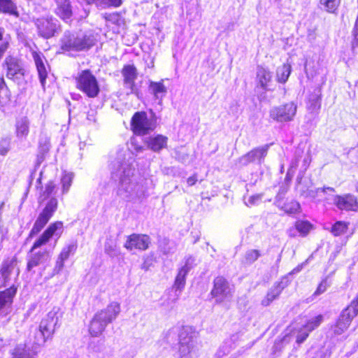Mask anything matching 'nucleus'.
Wrapping results in <instances>:
<instances>
[{
    "label": "nucleus",
    "instance_id": "1",
    "mask_svg": "<svg viewBox=\"0 0 358 358\" xmlns=\"http://www.w3.org/2000/svg\"><path fill=\"white\" fill-rule=\"evenodd\" d=\"M134 172V169L129 164L124 163L112 173L113 178L119 180L117 194L128 201H136L145 197V187L136 181Z\"/></svg>",
    "mask_w": 358,
    "mask_h": 358
},
{
    "label": "nucleus",
    "instance_id": "2",
    "mask_svg": "<svg viewBox=\"0 0 358 358\" xmlns=\"http://www.w3.org/2000/svg\"><path fill=\"white\" fill-rule=\"evenodd\" d=\"M120 311V305L116 301L110 303L105 308L97 311L90 322V334L93 337L100 336L108 324L116 320Z\"/></svg>",
    "mask_w": 358,
    "mask_h": 358
},
{
    "label": "nucleus",
    "instance_id": "3",
    "mask_svg": "<svg viewBox=\"0 0 358 358\" xmlns=\"http://www.w3.org/2000/svg\"><path fill=\"white\" fill-rule=\"evenodd\" d=\"M96 38L92 34L65 31L61 38V49L64 51H82L92 47Z\"/></svg>",
    "mask_w": 358,
    "mask_h": 358
},
{
    "label": "nucleus",
    "instance_id": "4",
    "mask_svg": "<svg viewBox=\"0 0 358 358\" xmlns=\"http://www.w3.org/2000/svg\"><path fill=\"white\" fill-rule=\"evenodd\" d=\"M199 332L191 326H185L179 334V352L182 358H197Z\"/></svg>",
    "mask_w": 358,
    "mask_h": 358
},
{
    "label": "nucleus",
    "instance_id": "5",
    "mask_svg": "<svg viewBox=\"0 0 358 358\" xmlns=\"http://www.w3.org/2000/svg\"><path fill=\"white\" fill-rule=\"evenodd\" d=\"M61 317L60 308L53 307L41 320L35 339L39 340L42 345L48 339H51L56 329L59 327V321Z\"/></svg>",
    "mask_w": 358,
    "mask_h": 358
},
{
    "label": "nucleus",
    "instance_id": "6",
    "mask_svg": "<svg viewBox=\"0 0 358 358\" xmlns=\"http://www.w3.org/2000/svg\"><path fill=\"white\" fill-rule=\"evenodd\" d=\"M358 315V296L340 313L336 323L332 326L335 335H341L350 327L353 319Z\"/></svg>",
    "mask_w": 358,
    "mask_h": 358
},
{
    "label": "nucleus",
    "instance_id": "7",
    "mask_svg": "<svg viewBox=\"0 0 358 358\" xmlns=\"http://www.w3.org/2000/svg\"><path fill=\"white\" fill-rule=\"evenodd\" d=\"M157 125V120L154 115L150 117L144 111L136 112L131 120V129L136 135H145L152 131Z\"/></svg>",
    "mask_w": 358,
    "mask_h": 358
},
{
    "label": "nucleus",
    "instance_id": "8",
    "mask_svg": "<svg viewBox=\"0 0 358 358\" xmlns=\"http://www.w3.org/2000/svg\"><path fill=\"white\" fill-rule=\"evenodd\" d=\"M76 87L90 98L97 96L99 93V86L96 77L90 70H83L78 73L76 78Z\"/></svg>",
    "mask_w": 358,
    "mask_h": 358
},
{
    "label": "nucleus",
    "instance_id": "9",
    "mask_svg": "<svg viewBox=\"0 0 358 358\" xmlns=\"http://www.w3.org/2000/svg\"><path fill=\"white\" fill-rule=\"evenodd\" d=\"M38 35L43 38L48 39L61 31L60 24L57 20L52 17H43L34 20Z\"/></svg>",
    "mask_w": 358,
    "mask_h": 358
},
{
    "label": "nucleus",
    "instance_id": "10",
    "mask_svg": "<svg viewBox=\"0 0 358 358\" xmlns=\"http://www.w3.org/2000/svg\"><path fill=\"white\" fill-rule=\"evenodd\" d=\"M217 303L229 300L233 296V288L222 276H217L214 280L213 288L210 292Z\"/></svg>",
    "mask_w": 358,
    "mask_h": 358
},
{
    "label": "nucleus",
    "instance_id": "11",
    "mask_svg": "<svg viewBox=\"0 0 358 358\" xmlns=\"http://www.w3.org/2000/svg\"><path fill=\"white\" fill-rule=\"evenodd\" d=\"M296 112V106L292 103L275 106L270 110L269 115L271 119L278 122L291 121Z\"/></svg>",
    "mask_w": 358,
    "mask_h": 358
},
{
    "label": "nucleus",
    "instance_id": "12",
    "mask_svg": "<svg viewBox=\"0 0 358 358\" xmlns=\"http://www.w3.org/2000/svg\"><path fill=\"white\" fill-rule=\"evenodd\" d=\"M17 259L13 257L4 260L1 266L0 274L3 279L1 287H7L13 279L15 280L20 274V269L17 266Z\"/></svg>",
    "mask_w": 358,
    "mask_h": 358
},
{
    "label": "nucleus",
    "instance_id": "13",
    "mask_svg": "<svg viewBox=\"0 0 358 358\" xmlns=\"http://www.w3.org/2000/svg\"><path fill=\"white\" fill-rule=\"evenodd\" d=\"M41 345L35 338L31 347L27 343L17 344L10 351L12 358H36Z\"/></svg>",
    "mask_w": 358,
    "mask_h": 358
},
{
    "label": "nucleus",
    "instance_id": "14",
    "mask_svg": "<svg viewBox=\"0 0 358 358\" xmlns=\"http://www.w3.org/2000/svg\"><path fill=\"white\" fill-rule=\"evenodd\" d=\"M62 231L63 223L62 222H56L51 224L42 234V235L34 242L30 252H34L35 250L46 244L53 236L59 237L62 234Z\"/></svg>",
    "mask_w": 358,
    "mask_h": 358
},
{
    "label": "nucleus",
    "instance_id": "15",
    "mask_svg": "<svg viewBox=\"0 0 358 358\" xmlns=\"http://www.w3.org/2000/svg\"><path fill=\"white\" fill-rule=\"evenodd\" d=\"M268 147V145H265L252 149L238 159L239 164L242 166H247L250 163L256 162L259 164H262L267 155Z\"/></svg>",
    "mask_w": 358,
    "mask_h": 358
},
{
    "label": "nucleus",
    "instance_id": "16",
    "mask_svg": "<svg viewBox=\"0 0 358 358\" xmlns=\"http://www.w3.org/2000/svg\"><path fill=\"white\" fill-rule=\"evenodd\" d=\"M17 287L12 285L8 289L0 291V316L4 317L8 315L11 308L13 298L17 293Z\"/></svg>",
    "mask_w": 358,
    "mask_h": 358
},
{
    "label": "nucleus",
    "instance_id": "17",
    "mask_svg": "<svg viewBox=\"0 0 358 358\" xmlns=\"http://www.w3.org/2000/svg\"><path fill=\"white\" fill-rule=\"evenodd\" d=\"M121 73L123 77L124 87L128 90L127 94L136 93L135 80L138 76L136 68L131 64L125 65L122 68Z\"/></svg>",
    "mask_w": 358,
    "mask_h": 358
},
{
    "label": "nucleus",
    "instance_id": "18",
    "mask_svg": "<svg viewBox=\"0 0 358 358\" xmlns=\"http://www.w3.org/2000/svg\"><path fill=\"white\" fill-rule=\"evenodd\" d=\"M3 66H6V76L9 79H20L24 76V69L20 61L13 57H7Z\"/></svg>",
    "mask_w": 358,
    "mask_h": 358
},
{
    "label": "nucleus",
    "instance_id": "19",
    "mask_svg": "<svg viewBox=\"0 0 358 358\" xmlns=\"http://www.w3.org/2000/svg\"><path fill=\"white\" fill-rule=\"evenodd\" d=\"M150 244V238L148 236L145 234H133L130 235L124 244V247L127 250H132L133 249H138L141 250H145L148 248Z\"/></svg>",
    "mask_w": 358,
    "mask_h": 358
},
{
    "label": "nucleus",
    "instance_id": "20",
    "mask_svg": "<svg viewBox=\"0 0 358 358\" xmlns=\"http://www.w3.org/2000/svg\"><path fill=\"white\" fill-rule=\"evenodd\" d=\"M334 203L342 210H356L357 208V198L350 194L335 196Z\"/></svg>",
    "mask_w": 358,
    "mask_h": 358
},
{
    "label": "nucleus",
    "instance_id": "21",
    "mask_svg": "<svg viewBox=\"0 0 358 358\" xmlns=\"http://www.w3.org/2000/svg\"><path fill=\"white\" fill-rule=\"evenodd\" d=\"M77 249V243L76 241H71L66 246H64L56 262L55 271L57 272L60 271L64 267V261H66L71 255L75 253Z\"/></svg>",
    "mask_w": 358,
    "mask_h": 358
},
{
    "label": "nucleus",
    "instance_id": "22",
    "mask_svg": "<svg viewBox=\"0 0 358 358\" xmlns=\"http://www.w3.org/2000/svg\"><path fill=\"white\" fill-rule=\"evenodd\" d=\"M168 138L165 136L157 134L146 138L145 142L149 149L154 152H159L167 145Z\"/></svg>",
    "mask_w": 358,
    "mask_h": 358
},
{
    "label": "nucleus",
    "instance_id": "23",
    "mask_svg": "<svg viewBox=\"0 0 358 358\" xmlns=\"http://www.w3.org/2000/svg\"><path fill=\"white\" fill-rule=\"evenodd\" d=\"M32 57L38 71L40 83L44 87L48 74L45 64L43 62V59L45 58L41 52H37L36 51L32 52Z\"/></svg>",
    "mask_w": 358,
    "mask_h": 358
},
{
    "label": "nucleus",
    "instance_id": "24",
    "mask_svg": "<svg viewBox=\"0 0 358 358\" xmlns=\"http://www.w3.org/2000/svg\"><path fill=\"white\" fill-rule=\"evenodd\" d=\"M285 288L282 282H275L267 292L266 296L262 300L261 304L263 306H269L276 299Z\"/></svg>",
    "mask_w": 358,
    "mask_h": 358
},
{
    "label": "nucleus",
    "instance_id": "25",
    "mask_svg": "<svg viewBox=\"0 0 358 358\" xmlns=\"http://www.w3.org/2000/svg\"><path fill=\"white\" fill-rule=\"evenodd\" d=\"M48 258L49 253L46 250L32 253L28 259L27 270L31 271L33 268L45 262Z\"/></svg>",
    "mask_w": 358,
    "mask_h": 358
},
{
    "label": "nucleus",
    "instance_id": "26",
    "mask_svg": "<svg viewBox=\"0 0 358 358\" xmlns=\"http://www.w3.org/2000/svg\"><path fill=\"white\" fill-rule=\"evenodd\" d=\"M256 80L258 85L264 90H268L269 83L272 80V73L268 69L263 66H258Z\"/></svg>",
    "mask_w": 358,
    "mask_h": 358
},
{
    "label": "nucleus",
    "instance_id": "27",
    "mask_svg": "<svg viewBox=\"0 0 358 358\" xmlns=\"http://www.w3.org/2000/svg\"><path fill=\"white\" fill-rule=\"evenodd\" d=\"M55 13L61 19L66 20L72 16V7L69 0H57Z\"/></svg>",
    "mask_w": 358,
    "mask_h": 358
},
{
    "label": "nucleus",
    "instance_id": "28",
    "mask_svg": "<svg viewBox=\"0 0 358 358\" xmlns=\"http://www.w3.org/2000/svg\"><path fill=\"white\" fill-rule=\"evenodd\" d=\"M164 80L159 82L150 81L148 85L149 92L154 95L156 99H162L165 96L167 90L163 83Z\"/></svg>",
    "mask_w": 358,
    "mask_h": 358
},
{
    "label": "nucleus",
    "instance_id": "29",
    "mask_svg": "<svg viewBox=\"0 0 358 358\" xmlns=\"http://www.w3.org/2000/svg\"><path fill=\"white\" fill-rule=\"evenodd\" d=\"M10 92L7 87L4 78L0 76V106H4L10 101Z\"/></svg>",
    "mask_w": 358,
    "mask_h": 358
},
{
    "label": "nucleus",
    "instance_id": "30",
    "mask_svg": "<svg viewBox=\"0 0 358 358\" xmlns=\"http://www.w3.org/2000/svg\"><path fill=\"white\" fill-rule=\"evenodd\" d=\"M292 71V66L289 64H284L282 66H279L276 71V77L279 83H285Z\"/></svg>",
    "mask_w": 358,
    "mask_h": 358
},
{
    "label": "nucleus",
    "instance_id": "31",
    "mask_svg": "<svg viewBox=\"0 0 358 358\" xmlns=\"http://www.w3.org/2000/svg\"><path fill=\"white\" fill-rule=\"evenodd\" d=\"M87 4L94 3L97 6L106 8L110 6L119 7L122 3V0H85Z\"/></svg>",
    "mask_w": 358,
    "mask_h": 358
},
{
    "label": "nucleus",
    "instance_id": "32",
    "mask_svg": "<svg viewBox=\"0 0 358 358\" xmlns=\"http://www.w3.org/2000/svg\"><path fill=\"white\" fill-rule=\"evenodd\" d=\"M187 273L186 268H180L173 285V288L176 289V291L178 290L180 292L185 287V278Z\"/></svg>",
    "mask_w": 358,
    "mask_h": 358
},
{
    "label": "nucleus",
    "instance_id": "33",
    "mask_svg": "<svg viewBox=\"0 0 358 358\" xmlns=\"http://www.w3.org/2000/svg\"><path fill=\"white\" fill-rule=\"evenodd\" d=\"M294 227L301 236H306L313 228V225L308 221L298 220L295 222Z\"/></svg>",
    "mask_w": 358,
    "mask_h": 358
},
{
    "label": "nucleus",
    "instance_id": "34",
    "mask_svg": "<svg viewBox=\"0 0 358 358\" xmlns=\"http://www.w3.org/2000/svg\"><path fill=\"white\" fill-rule=\"evenodd\" d=\"M17 137H26L29 134V122L27 119H21L16 125Z\"/></svg>",
    "mask_w": 358,
    "mask_h": 358
},
{
    "label": "nucleus",
    "instance_id": "35",
    "mask_svg": "<svg viewBox=\"0 0 358 358\" xmlns=\"http://www.w3.org/2000/svg\"><path fill=\"white\" fill-rule=\"evenodd\" d=\"M348 223L343 221L336 222L331 227V232L335 236H341L347 232Z\"/></svg>",
    "mask_w": 358,
    "mask_h": 358
},
{
    "label": "nucleus",
    "instance_id": "36",
    "mask_svg": "<svg viewBox=\"0 0 358 358\" xmlns=\"http://www.w3.org/2000/svg\"><path fill=\"white\" fill-rule=\"evenodd\" d=\"M341 0H320L321 6L329 13H334L339 6Z\"/></svg>",
    "mask_w": 358,
    "mask_h": 358
},
{
    "label": "nucleus",
    "instance_id": "37",
    "mask_svg": "<svg viewBox=\"0 0 358 358\" xmlns=\"http://www.w3.org/2000/svg\"><path fill=\"white\" fill-rule=\"evenodd\" d=\"M104 250L110 257H116L120 254L115 241L108 239L104 245Z\"/></svg>",
    "mask_w": 358,
    "mask_h": 358
},
{
    "label": "nucleus",
    "instance_id": "38",
    "mask_svg": "<svg viewBox=\"0 0 358 358\" xmlns=\"http://www.w3.org/2000/svg\"><path fill=\"white\" fill-rule=\"evenodd\" d=\"M281 209L287 214H295L299 213L301 209L300 203L296 201H291L290 202L285 203Z\"/></svg>",
    "mask_w": 358,
    "mask_h": 358
},
{
    "label": "nucleus",
    "instance_id": "39",
    "mask_svg": "<svg viewBox=\"0 0 358 358\" xmlns=\"http://www.w3.org/2000/svg\"><path fill=\"white\" fill-rule=\"evenodd\" d=\"M0 10L13 15L17 14L16 6L10 0H0Z\"/></svg>",
    "mask_w": 358,
    "mask_h": 358
},
{
    "label": "nucleus",
    "instance_id": "40",
    "mask_svg": "<svg viewBox=\"0 0 358 358\" xmlns=\"http://www.w3.org/2000/svg\"><path fill=\"white\" fill-rule=\"evenodd\" d=\"M74 175L73 173H64L62 176L61 182L62 185V193L66 194L69 192L71 185Z\"/></svg>",
    "mask_w": 358,
    "mask_h": 358
},
{
    "label": "nucleus",
    "instance_id": "41",
    "mask_svg": "<svg viewBox=\"0 0 358 358\" xmlns=\"http://www.w3.org/2000/svg\"><path fill=\"white\" fill-rule=\"evenodd\" d=\"M261 256V252L258 250H249L246 251L244 256V263L247 264H251L254 263Z\"/></svg>",
    "mask_w": 358,
    "mask_h": 358
},
{
    "label": "nucleus",
    "instance_id": "42",
    "mask_svg": "<svg viewBox=\"0 0 358 358\" xmlns=\"http://www.w3.org/2000/svg\"><path fill=\"white\" fill-rule=\"evenodd\" d=\"M58 206V201L56 198H51L47 203L45 207L43 210V213L52 217L56 211Z\"/></svg>",
    "mask_w": 358,
    "mask_h": 358
},
{
    "label": "nucleus",
    "instance_id": "43",
    "mask_svg": "<svg viewBox=\"0 0 358 358\" xmlns=\"http://www.w3.org/2000/svg\"><path fill=\"white\" fill-rule=\"evenodd\" d=\"M327 191H329L331 192H334L335 189L333 187H323V188H316L314 189H310L307 191L306 192L301 193V195L304 196L305 197H310L312 199H315L317 195L320 192L325 193Z\"/></svg>",
    "mask_w": 358,
    "mask_h": 358
},
{
    "label": "nucleus",
    "instance_id": "44",
    "mask_svg": "<svg viewBox=\"0 0 358 358\" xmlns=\"http://www.w3.org/2000/svg\"><path fill=\"white\" fill-rule=\"evenodd\" d=\"M323 321V316L318 315L314 318L310 320L305 325L304 328L306 329L309 332H311L315 329L318 327Z\"/></svg>",
    "mask_w": 358,
    "mask_h": 358
},
{
    "label": "nucleus",
    "instance_id": "45",
    "mask_svg": "<svg viewBox=\"0 0 358 358\" xmlns=\"http://www.w3.org/2000/svg\"><path fill=\"white\" fill-rule=\"evenodd\" d=\"M233 348V343L231 341H227L222 345L216 352L217 358H222L224 355H228Z\"/></svg>",
    "mask_w": 358,
    "mask_h": 358
},
{
    "label": "nucleus",
    "instance_id": "46",
    "mask_svg": "<svg viewBox=\"0 0 358 358\" xmlns=\"http://www.w3.org/2000/svg\"><path fill=\"white\" fill-rule=\"evenodd\" d=\"M301 158V154L299 151H296L294 158L291 161L289 168L288 169L286 178H287L289 176H292L296 169L299 162Z\"/></svg>",
    "mask_w": 358,
    "mask_h": 358
},
{
    "label": "nucleus",
    "instance_id": "47",
    "mask_svg": "<svg viewBox=\"0 0 358 358\" xmlns=\"http://www.w3.org/2000/svg\"><path fill=\"white\" fill-rule=\"evenodd\" d=\"M329 287V284L328 282L327 278L323 279L321 282L317 286L316 290L315 291L313 296H317L322 294H323L327 288Z\"/></svg>",
    "mask_w": 358,
    "mask_h": 358
},
{
    "label": "nucleus",
    "instance_id": "48",
    "mask_svg": "<svg viewBox=\"0 0 358 358\" xmlns=\"http://www.w3.org/2000/svg\"><path fill=\"white\" fill-rule=\"evenodd\" d=\"M309 331L304 328V326L300 329L296 336V343L298 344L302 343L308 336Z\"/></svg>",
    "mask_w": 358,
    "mask_h": 358
},
{
    "label": "nucleus",
    "instance_id": "49",
    "mask_svg": "<svg viewBox=\"0 0 358 358\" xmlns=\"http://www.w3.org/2000/svg\"><path fill=\"white\" fill-rule=\"evenodd\" d=\"M50 218L51 217L47 215L45 213L41 212L35 222L43 228Z\"/></svg>",
    "mask_w": 358,
    "mask_h": 358
},
{
    "label": "nucleus",
    "instance_id": "50",
    "mask_svg": "<svg viewBox=\"0 0 358 358\" xmlns=\"http://www.w3.org/2000/svg\"><path fill=\"white\" fill-rule=\"evenodd\" d=\"M353 40L352 41V48L358 46V16L356 19L354 28L352 29Z\"/></svg>",
    "mask_w": 358,
    "mask_h": 358
},
{
    "label": "nucleus",
    "instance_id": "51",
    "mask_svg": "<svg viewBox=\"0 0 358 358\" xmlns=\"http://www.w3.org/2000/svg\"><path fill=\"white\" fill-rule=\"evenodd\" d=\"M55 185L52 182H49L46 186H45V189L43 193V196L45 197V198H47L53 192L54 189H55Z\"/></svg>",
    "mask_w": 358,
    "mask_h": 358
},
{
    "label": "nucleus",
    "instance_id": "52",
    "mask_svg": "<svg viewBox=\"0 0 358 358\" xmlns=\"http://www.w3.org/2000/svg\"><path fill=\"white\" fill-rule=\"evenodd\" d=\"M194 263V259L192 257H189L187 258V259L185 260V265L183 266H182L180 268H186L187 272L189 273V271L192 268Z\"/></svg>",
    "mask_w": 358,
    "mask_h": 358
},
{
    "label": "nucleus",
    "instance_id": "53",
    "mask_svg": "<svg viewBox=\"0 0 358 358\" xmlns=\"http://www.w3.org/2000/svg\"><path fill=\"white\" fill-rule=\"evenodd\" d=\"M43 229L42 227L37 224L36 222L34 223L33 228L31 229L29 237H33L34 235L37 234L41 229Z\"/></svg>",
    "mask_w": 358,
    "mask_h": 358
},
{
    "label": "nucleus",
    "instance_id": "54",
    "mask_svg": "<svg viewBox=\"0 0 358 358\" xmlns=\"http://www.w3.org/2000/svg\"><path fill=\"white\" fill-rule=\"evenodd\" d=\"M262 199V195L260 194H257V195H253V196H251L249 199H248V202L253 205L255 204L257 201H259V200H261Z\"/></svg>",
    "mask_w": 358,
    "mask_h": 358
},
{
    "label": "nucleus",
    "instance_id": "55",
    "mask_svg": "<svg viewBox=\"0 0 358 358\" xmlns=\"http://www.w3.org/2000/svg\"><path fill=\"white\" fill-rule=\"evenodd\" d=\"M288 188L287 187H281L278 195L276 196V199H281L282 196L287 193Z\"/></svg>",
    "mask_w": 358,
    "mask_h": 358
},
{
    "label": "nucleus",
    "instance_id": "56",
    "mask_svg": "<svg viewBox=\"0 0 358 358\" xmlns=\"http://www.w3.org/2000/svg\"><path fill=\"white\" fill-rule=\"evenodd\" d=\"M196 181H197V176L196 174L189 177L187 180V182L189 186L194 185Z\"/></svg>",
    "mask_w": 358,
    "mask_h": 358
},
{
    "label": "nucleus",
    "instance_id": "57",
    "mask_svg": "<svg viewBox=\"0 0 358 358\" xmlns=\"http://www.w3.org/2000/svg\"><path fill=\"white\" fill-rule=\"evenodd\" d=\"M310 162V159L309 157H306L303 159V166H304L305 170L307 169Z\"/></svg>",
    "mask_w": 358,
    "mask_h": 358
},
{
    "label": "nucleus",
    "instance_id": "58",
    "mask_svg": "<svg viewBox=\"0 0 358 358\" xmlns=\"http://www.w3.org/2000/svg\"><path fill=\"white\" fill-rule=\"evenodd\" d=\"M302 267H303L302 264L299 265L298 266H296L292 271L291 273H296L301 271V270L302 269Z\"/></svg>",
    "mask_w": 358,
    "mask_h": 358
},
{
    "label": "nucleus",
    "instance_id": "59",
    "mask_svg": "<svg viewBox=\"0 0 358 358\" xmlns=\"http://www.w3.org/2000/svg\"><path fill=\"white\" fill-rule=\"evenodd\" d=\"M131 143L134 145V148L135 149V150L136 152H142L143 150V148L142 146L136 145L133 142Z\"/></svg>",
    "mask_w": 358,
    "mask_h": 358
},
{
    "label": "nucleus",
    "instance_id": "60",
    "mask_svg": "<svg viewBox=\"0 0 358 358\" xmlns=\"http://www.w3.org/2000/svg\"><path fill=\"white\" fill-rule=\"evenodd\" d=\"M292 231H293V229H290L289 231V236H292V237H294V236H295V234L293 233Z\"/></svg>",
    "mask_w": 358,
    "mask_h": 358
},
{
    "label": "nucleus",
    "instance_id": "61",
    "mask_svg": "<svg viewBox=\"0 0 358 358\" xmlns=\"http://www.w3.org/2000/svg\"><path fill=\"white\" fill-rule=\"evenodd\" d=\"M6 152H7V150H3V149L1 150V151H0V154L2 155H6Z\"/></svg>",
    "mask_w": 358,
    "mask_h": 358
},
{
    "label": "nucleus",
    "instance_id": "62",
    "mask_svg": "<svg viewBox=\"0 0 358 358\" xmlns=\"http://www.w3.org/2000/svg\"><path fill=\"white\" fill-rule=\"evenodd\" d=\"M3 32V29L0 27V40L2 38Z\"/></svg>",
    "mask_w": 358,
    "mask_h": 358
},
{
    "label": "nucleus",
    "instance_id": "63",
    "mask_svg": "<svg viewBox=\"0 0 358 358\" xmlns=\"http://www.w3.org/2000/svg\"><path fill=\"white\" fill-rule=\"evenodd\" d=\"M320 358H322V357H320Z\"/></svg>",
    "mask_w": 358,
    "mask_h": 358
}]
</instances>
